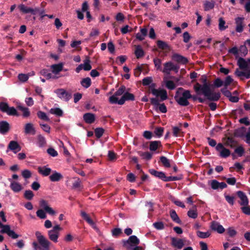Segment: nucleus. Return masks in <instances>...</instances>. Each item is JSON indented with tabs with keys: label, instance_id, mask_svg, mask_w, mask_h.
I'll return each mask as SVG.
<instances>
[{
	"label": "nucleus",
	"instance_id": "nucleus-1",
	"mask_svg": "<svg viewBox=\"0 0 250 250\" xmlns=\"http://www.w3.org/2000/svg\"><path fill=\"white\" fill-rule=\"evenodd\" d=\"M237 65L239 69L237 68L235 70L234 74L242 81L244 80L245 78H250V68L248 66V62L244 59L239 57L238 58Z\"/></svg>",
	"mask_w": 250,
	"mask_h": 250
},
{
	"label": "nucleus",
	"instance_id": "nucleus-2",
	"mask_svg": "<svg viewBox=\"0 0 250 250\" xmlns=\"http://www.w3.org/2000/svg\"><path fill=\"white\" fill-rule=\"evenodd\" d=\"M41 208L36 212L37 216L41 219H45L47 217L46 213L50 215L54 216L56 214L55 210L51 208L48 202L44 199H41L39 201Z\"/></svg>",
	"mask_w": 250,
	"mask_h": 250
},
{
	"label": "nucleus",
	"instance_id": "nucleus-3",
	"mask_svg": "<svg viewBox=\"0 0 250 250\" xmlns=\"http://www.w3.org/2000/svg\"><path fill=\"white\" fill-rule=\"evenodd\" d=\"M191 97L192 95L189 90L179 87L177 90L174 99L179 105L185 106L189 105L188 99L191 98Z\"/></svg>",
	"mask_w": 250,
	"mask_h": 250
},
{
	"label": "nucleus",
	"instance_id": "nucleus-4",
	"mask_svg": "<svg viewBox=\"0 0 250 250\" xmlns=\"http://www.w3.org/2000/svg\"><path fill=\"white\" fill-rule=\"evenodd\" d=\"M202 88V92L207 99L210 101H217L220 98L219 92L215 93L211 91L209 85L206 83V80L204 81Z\"/></svg>",
	"mask_w": 250,
	"mask_h": 250
},
{
	"label": "nucleus",
	"instance_id": "nucleus-5",
	"mask_svg": "<svg viewBox=\"0 0 250 250\" xmlns=\"http://www.w3.org/2000/svg\"><path fill=\"white\" fill-rule=\"evenodd\" d=\"M37 240L38 243L34 241L32 243L34 250H49L50 243L43 235H38Z\"/></svg>",
	"mask_w": 250,
	"mask_h": 250
},
{
	"label": "nucleus",
	"instance_id": "nucleus-6",
	"mask_svg": "<svg viewBox=\"0 0 250 250\" xmlns=\"http://www.w3.org/2000/svg\"><path fill=\"white\" fill-rule=\"evenodd\" d=\"M134 96L133 94L125 92L123 94L120 100L115 96L110 97V103L122 105L125 103V101H134Z\"/></svg>",
	"mask_w": 250,
	"mask_h": 250
},
{
	"label": "nucleus",
	"instance_id": "nucleus-7",
	"mask_svg": "<svg viewBox=\"0 0 250 250\" xmlns=\"http://www.w3.org/2000/svg\"><path fill=\"white\" fill-rule=\"evenodd\" d=\"M155 84L152 83L150 86V89L152 94L156 97H160L161 101H164L167 99V91L162 89H155Z\"/></svg>",
	"mask_w": 250,
	"mask_h": 250
},
{
	"label": "nucleus",
	"instance_id": "nucleus-8",
	"mask_svg": "<svg viewBox=\"0 0 250 250\" xmlns=\"http://www.w3.org/2000/svg\"><path fill=\"white\" fill-rule=\"evenodd\" d=\"M124 246L129 250L132 247L138 245L140 243L139 239L136 235H131L127 240H124Z\"/></svg>",
	"mask_w": 250,
	"mask_h": 250
},
{
	"label": "nucleus",
	"instance_id": "nucleus-9",
	"mask_svg": "<svg viewBox=\"0 0 250 250\" xmlns=\"http://www.w3.org/2000/svg\"><path fill=\"white\" fill-rule=\"evenodd\" d=\"M179 67L175 65L172 62H168L164 64V69L162 71L167 74L170 73L171 71H174L175 72H178Z\"/></svg>",
	"mask_w": 250,
	"mask_h": 250
},
{
	"label": "nucleus",
	"instance_id": "nucleus-10",
	"mask_svg": "<svg viewBox=\"0 0 250 250\" xmlns=\"http://www.w3.org/2000/svg\"><path fill=\"white\" fill-rule=\"evenodd\" d=\"M57 96L61 100L67 101L71 98V94L67 93L64 89H58L55 91Z\"/></svg>",
	"mask_w": 250,
	"mask_h": 250
},
{
	"label": "nucleus",
	"instance_id": "nucleus-11",
	"mask_svg": "<svg viewBox=\"0 0 250 250\" xmlns=\"http://www.w3.org/2000/svg\"><path fill=\"white\" fill-rule=\"evenodd\" d=\"M171 244L172 246L178 249H181L185 245V240L184 239L173 237L171 238Z\"/></svg>",
	"mask_w": 250,
	"mask_h": 250
},
{
	"label": "nucleus",
	"instance_id": "nucleus-12",
	"mask_svg": "<svg viewBox=\"0 0 250 250\" xmlns=\"http://www.w3.org/2000/svg\"><path fill=\"white\" fill-rule=\"evenodd\" d=\"M216 149L218 152H219L220 156L222 157L226 158L230 155V151L225 148L223 145L221 143H219L217 145Z\"/></svg>",
	"mask_w": 250,
	"mask_h": 250
},
{
	"label": "nucleus",
	"instance_id": "nucleus-13",
	"mask_svg": "<svg viewBox=\"0 0 250 250\" xmlns=\"http://www.w3.org/2000/svg\"><path fill=\"white\" fill-rule=\"evenodd\" d=\"M8 181L10 182V187L14 192H19L23 189L22 185L19 182L12 179H8Z\"/></svg>",
	"mask_w": 250,
	"mask_h": 250
},
{
	"label": "nucleus",
	"instance_id": "nucleus-14",
	"mask_svg": "<svg viewBox=\"0 0 250 250\" xmlns=\"http://www.w3.org/2000/svg\"><path fill=\"white\" fill-rule=\"evenodd\" d=\"M244 18L238 17L235 19V23L236 24L235 30L236 32L241 33L243 31L244 26Z\"/></svg>",
	"mask_w": 250,
	"mask_h": 250
},
{
	"label": "nucleus",
	"instance_id": "nucleus-15",
	"mask_svg": "<svg viewBox=\"0 0 250 250\" xmlns=\"http://www.w3.org/2000/svg\"><path fill=\"white\" fill-rule=\"evenodd\" d=\"M8 149L14 153H17L21 150V147L17 141H11L8 146Z\"/></svg>",
	"mask_w": 250,
	"mask_h": 250
},
{
	"label": "nucleus",
	"instance_id": "nucleus-16",
	"mask_svg": "<svg viewBox=\"0 0 250 250\" xmlns=\"http://www.w3.org/2000/svg\"><path fill=\"white\" fill-rule=\"evenodd\" d=\"M237 194L240 199L239 203L242 207L243 206H247L249 204V200L246 194L241 191H238Z\"/></svg>",
	"mask_w": 250,
	"mask_h": 250
},
{
	"label": "nucleus",
	"instance_id": "nucleus-17",
	"mask_svg": "<svg viewBox=\"0 0 250 250\" xmlns=\"http://www.w3.org/2000/svg\"><path fill=\"white\" fill-rule=\"evenodd\" d=\"M81 215L82 218L85 220L90 226L95 229H97L94 221L92 219L88 214L83 211L81 212Z\"/></svg>",
	"mask_w": 250,
	"mask_h": 250
},
{
	"label": "nucleus",
	"instance_id": "nucleus-18",
	"mask_svg": "<svg viewBox=\"0 0 250 250\" xmlns=\"http://www.w3.org/2000/svg\"><path fill=\"white\" fill-rule=\"evenodd\" d=\"M210 227L211 229L218 233H223L225 232V229L219 223L213 221L211 223Z\"/></svg>",
	"mask_w": 250,
	"mask_h": 250
},
{
	"label": "nucleus",
	"instance_id": "nucleus-19",
	"mask_svg": "<svg viewBox=\"0 0 250 250\" xmlns=\"http://www.w3.org/2000/svg\"><path fill=\"white\" fill-rule=\"evenodd\" d=\"M172 59L178 63L184 64L188 62V60L187 58L178 54H174L172 56Z\"/></svg>",
	"mask_w": 250,
	"mask_h": 250
},
{
	"label": "nucleus",
	"instance_id": "nucleus-20",
	"mask_svg": "<svg viewBox=\"0 0 250 250\" xmlns=\"http://www.w3.org/2000/svg\"><path fill=\"white\" fill-rule=\"evenodd\" d=\"M83 118L84 121L87 124H92L94 122L95 119V115L90 113L84 114Z\"/></svg>",
	"mask_w": 250,
	"mask_h": 250
},
{
	"label": "nucleus",
	"instance_id": "nucleus-21",
	"mask_svg": "<svg viewBox=\"0 0 250 250\" xmlns=\"http://www.w3.org/2000/svg\"><path fill=\"white\" fill-rule=\"evenodd\" d=\"M9 129V125L6 121L0 122V132L2 134H5L8 131Z\"/></svg>",
	"mask_w": 250,
	"mask_h": 250
},
{
	"label": "nucleus",
	"instance_id": "nucleus-22",
	"mask_svg": "<svg viewBox=\"0 0 250 250\" xmlns=\"http://www.w3.org/2000/svg\"><path fill=\"white\" fill-rule=\"evenodd\" d=\"M62 67L63 64L62 63L53 64L51 66L52 72L54 75L58 74L61 72L62 69Z\"/></svg>",
	"mask_w": 250,
	"mask_h": 250
},
{
	"label": "nucleus",
	"instance_id": "nucleus-23",
	"mask_svg": "<svg viewBox=\"0 0 250 250\" xmlns=\"http://www.w3.org/2000/svg\"><path fill=\"white\" fill-rule=\"evenodd\" d=\"M49 178L52 182H57L62 178V175L61 173L55 171L49 176Z\"/></svg>",
	"mask_w": 250,
	"mask_h": 250
},
{
	"label": "nucleus",
	"instance_id": "nucleus-24",
	"mask_svg": "<svg viewBox=\"0 0 250 250\" xmlns=\"http://www.w3.org/2000/svg\"><path fill=\"white\" fill-rule=\"evenodd\" d=\"M141 33H138L136 34V37L140 41H143L145 39V37L147 35V29L146 28H141L140 30Z\"/></svg>",
	"mask_w": 250,
	"mask_h": 250
},
{
	"label": "nucleus",
	"instance_id": "nucleus-25",
	"mask_svg": "<svg viewBox=\"0 0 250 250\" xmlns=\"http://www.w3.org/2000/svg\"><path fill=\"white\" fill-rule=\"evenodd\" d=\"M215 5V1L214 0H206L204 3L205 11H208L212 9Z\"/></svg>",
	"mask_w": 250,
	"mask_h": 250
},
{
	"label": "nucleus",
	"instance_id": "nucleus-26",
	"mask_svg": "<svg viewBox=\"0 0 250 250\" xmlns=\"http://www.w3.org/2000/svg\"><path fill=\"white\" fill-rule=\"evenodd\" d=\"M25 132L26 134H34L35 133V130L33 124L31 123H27L25 125Z\"/></svg>",
	"mask_w": 250,
	"mask_h": 250
},
{
	"label": "nucleus",
	"instance_id": "nucleus-27",
	"mask_svg": "<svg viewBox=\"0 0 250 250\" xmlns=\"http://www.w3.org/2000/svg\"><path fill=\"white\" fill-rule=\"evenodd\" d=\"M19 8L20 10L24 13H31L33 14H35L34 10L31 8L28 7L24 4H20L19 5Z\"/></svg>",
	"mask_w": 250,
	"mask_h": 250
},
{
	"label": "nucleus",
	"instance_id": "nucleus-28",
	"mask_svg": "<svg viewBox=\"0 0 250 250\" xmlns=\"http://www.w3.org/2000/svg\"><path fill=\"white\" fill-rule=\"evenodd\" d=\"M38 171L42 175L46 176L49 175L51 171V168L46 167H39Z\"/></svg>",
	"mask_w": 250,
	"mask_h": 250
},
{
	"label": "nucleus",
	"instance_id": "nucleus-29",
	"mask_svg": "<svg viewBox=\"0 0 250 250\" xmlns=\"http://www.w3.org/2000/svg\"><path fill=\"white\" fill-rule=\"evenodd\" d=\"M18 108L22 112V116L24 117H28L30 115L29 109L25 106L19 104L18 105Z\"/></svg>",
	"mask_w": 250,
	"mask_h": 250
},
{
	"label": "nucleus",
	"instance_id": "nucleus-30",
	"mask_svg": "<svg viewBox=\"0 0 250 250\" xmlns=\"http://www.w3.org/2000/svg\"><path fill=\"white\" fill-rule=\"evenodd\" d=\"M188 215L189 217L195 219L197 217L196 206H193L192 208L188 212Z\"/></svg>",
	"mask_w": 250,
	"mask_h": 250
},
{
	"label": "nucleus",
	"instance_id": "nucleus-31",
	"mask_svg": "<svg viewBox=\"0 0 250 250\" xmlns=\"http://www.w3.org/2000/svg\"><path fill=\"white\" fill-rule=\"evenodd\" d=\"M160 141H153L150 143L149 149L151 151H155L158 147L161 146Z\"/></svg>",
	"mask_w": 250,
	"mask_h": 250
},
{
	"label": "nucleus",
	"instance_id": "nucleus-32",
	"mask_svg": "<svg viewBox=\"0 0 250 250\" xmlns=\"http://www.w3.org/2000/svg\"><path fill=\"white\" fill-rule=\"evenodd\" d=\"M0 232L2 233H7V234H15V232L11 229L9 225H4L1 229Z\"/></svg>",
	"mask_w": 250,
	"mask_h": 250
},
{
	"label": "nucleus",
	"instance_id": "nucleus-33",
	"mask_svg": "<svg viewBox=\"0 0 250 250\" xmlns=\"http://www.w3.org/2000/svg\"><path fill=\"white\" fill-rule=\"evenodd\" d=\"M91 83V79L88 77L83 78L81 81V85L85 88L89 87L90 86Z\"/></svg>",
	"mask_w": 250,
	"mask_h": 250
},
{
	"label": "nucleus",
	"instance_id": "nucleus-34",
	"mask_svg": "<svg viewBox=\"0 0 250 250\" xmlns=\"http://www.w3.org/2000/svg\"><path fill=\"white\" fill-rule=\"evenodd\" d=\"M135 54L137 59L143 57L144 56V52L140 46H136Z\"/></svg>",
	"mask_w": 250,
	"mask_h": 250
},
{
	"label": "nucleus",
	"instance_id": "nucleus-35",
	"mask_svg": "<svg viewBox=\"0 0 250 250\" xmlns=\"http://www.w3.org/2000/svg\"><path fill=\"white\" fill-rule=\"evenodd\" d=\"M218 21H219L218 26H219V29L220 30H221V31L225 30L228 27V25H225L226 21L222 17L220 18L219 19Z\"/></svg>",
	"mask_w": 250,
	"mask_h": 250
},
{
	"label": "nucleus",
	"instance_id": "nucleus-36",
	"mask_svg": "<svg viewBox=\"0 0 250 250\" xmlns=\"http://www.w3.org/2000/svg\"><path fill=\"white\" fill-rule=\"evenodd\" d=\"M170 215L174 222L179 224L181 223V220L175 210H171L170 211Z\"/></svg>",
	"mask_w": 250,
	"mask_h": 250
},
{
	"label": "nucleus",
	"instance_id": "nucleus-37",
	"mask_svg": "<svg viewBox=\"0 0 250 250\" xmlns=\"http://www.w3.org/2000/svg\"><path fill=\"white\" fill-rule=\"evenodd\" d=\"M50 113L57 116H62L63 114L62 110L59 108H53L50 110Z\"/></svg>",
	"mask_w": 250,
	"mask_h": 250
},
{
	"label": "nucleus",
	"instance_id": "nucleus-38",
	"mask_svg": "<svg viewBox=\"0 0 250 250\" xmlns=\"http://www.w3.org/2000/svg\"><path fill=\"white\" fill-rule=\"evenodd\" d=\"M6 113L7 114L10 116H19L17 110L14 107L9 106Z\"/></svg>",
	"mask_w": 250,
	"mask_h": 250
},
{
	"label": "nucleus",
	"instance_id": "nucleus-39",
	"mask_svg": "<svg viewBox=\"0 0 250 250\" xmlns=\"http://www.w3.org/2000/svg\"><path fill=\"white\" fill-rule=\"evenodd\" d=\"M158 47L161 49L164 50L167 49H169L168 45L165 42L159 40L157 42Z\"/></svg>",
	"mask_w": 250,
	"mask_h": 250
},
{
	"label": "nucleus",
	"instance_id": "nucleus-40",
	"mask_svg": "<svg viewBox=\"0 0 250 250\" xmlns=\"http://www.w3.org/2000/svg\"><path fill=\"white\" fill-rule=\"evenodd\" d=\"M160 159L163 166L166 167H170V161L167 157L165 156H161L160 157Z\"/></svg>",
	"mask_w": 250,
	"mask_h": 250
},
{
	"label": "nucleus",
	"instance_id": "nucleus-41",
	"mask_svg": "<svg viewBox=\"0 0 250 250\" xmlns=\"http://www.w3.org/2000/svg\"><path fill=\"white\" fill-rule=\"evenodd\" d=\"M37 145L40 147H42L44 146L46 143L44 137L41 135H39L37 138Z\"/></svg>",
	"mask_w": 250,
	"mask_h": 250
},
{
	"label": "nucleus",
	"instance_id": "nucleus-42",
	"mask_svg": "<svg viewBox=\"0 0 250 250\" xmlns=\"http://www.w3.org/2000/svg\"><path fill=\"white\" fill-rule=\"evenodd\" d=\"M83 69L85 71L90 70L91 69V66L90 65V61L89 59H86L84 63L82 64Z\"/></svg>",
	"mask_w": 250,
	"mask_h": 250
},
{
	"label": "nucleus",
	"instance_id": "nucleus-43",
	"mask_svg": "<svg viewBox=\"0 0 250 250\" xmlns=\"http://www.w3.org/2000/svg\"><path fill=\"white\" fill-rule=\"evenodd\" d=\"M132 31V28L128 25L122 27L121 28V32L123 34H125L127 33H130Z\"/></svg>",
	"mask_w": 250,
	"mask_h": 250
},
{
	"label": "nucleus",
	"instance_id": "nucleus-44",
	"mask_svg": "<svg viewBox=\"0 0 250 250\" xmlns=\"http://www.w3.org/2000/svg\"><path fill=\"white\" fill-rule=\"evenodd\" d=\"M153 62L155 67L157 70H162L161 69V60L158 58H155L153 60Z\"/></svg>",
	"mask_w": 250,
	"mask_h": 250
},
{
	"label": "nucleus",
	"instance_id": "nucleus-45",
	"mask_svg": "<svg viewBox=\"0 0 250 250\" xmlns=\"http://www.w3.org/2000/svg\"><path fill=\"white\" fill-rule=\"evenodd\" d=\"M29 78V75L25 74H20L18 75L19 80L21 82H26Z\"/></svg>",
	"mask_w": 250,
	"mask_h": 250
},
{
	"label": "nucleus",
	"instance_id": "nucleus-46",
	"mask_svg": "<svg viewBox=\"0 0 250 250\" xmlns=\"http://www.w3.org/2000/svg\"><path fill=\"white\" fill-rule=\"evenodd\" d=\"M21 175L25 179H28L31 176V172L28 169H24L21 171Z\"/></svg>",
	"mask_w": 250,
	"mask_h": 250
},
{
	"label": "nucleus",
	"instance_id": "nucleus-47",
	"mask_svg": "<svg viewBox=\"0 0 250 250\" xmlns=\"http://www.w3.org/2000/svg\"><path fill=\"white\" fill-rule=\"evenodd\" d=\"M37 115L39 117V118H40V119H41L42 120H44L47 121H49V119L47 116L46 114L42 111H39L37 113Z\"/></svg>",
	"mask_w": 250,
	"mask_h": 250
},
{
	"label": "nucleus",
	"instance_id": "nucleus-48",
	"mask_svg": "<svg viewBox=\"0 0 250 250\" xmlns=\"http://www.w3.org/2000/svg\"><path fill=\"white\" fill-rule=\"evenodd\" d=\"M234 152L237 153L239 157H241L244 153V149L242 146H239L235 149Z\"/></svg>",
	"mask_w": 250,
	"mask_h": 250
},
{
	"label": "nucleus",
	"instance_id": "nucleus-49",
	"mask_svg": "<svg viewBox=\"0 0 250 250\" xmlns=\"http://www.w3.org/2000/svg\"><path fill=\"white\" fill-rule=\"evenodd\" d=\"M24 196L26 199L31 200L34 196V194L31 190H28L25 191Z\"/></svg>",
	"mask_w": 250,
	"mask_h": 250
},
{
	"label": "nucleus",
	"instance_id": "nucleus-50",
	"mask_svg": "<svg viewBox=\"0 0 250 250\" xmlns=\"http://www.w3.org/2000/svg\"><path fill=\"white\" fill-rule=\"evenodd\" d=\"M140 156L143 157V158L147 160H149L152 158V154L148 152H140Z\"/></svg>",
	"mask_w": 250,
	"mask_h": 250
},
{
	"label": "nucleus",
	"instance_id": "nucleus-51",
	"mask_svg": "<svg viewBox=\"0 0 250 250\" xmlns=\"http://www.w3.org/2000/svg\"><path fill=\"white\" fill-rule=\"evenodd\" d=\"M242 211L246 215L250 214V206L249 204L247 206H243L241 208Z\"/></svg>",
	"mask_w": 250,
	"mask_h": 250
},
{
	"label": "nucleus",
	"instance_id": "nucleus-52",
	"mask_svg": "<svg viewBox=\"0 0 250 250\" xmlns=\"http://www.w3.org/2000/svg\"><path fill=\"white\" fill-rule=\"evenodd\" d=\"M104 130L102 128H97L95 130V133L96 137L100 138L103 134Z\"/></svg>",
	"mask_w": 250,
	"mask_h": 250
},
{
	"label": "nucleus",
	"instance_id": "nucleus-53",
	"mask_svg": "<svg viewBox=\"0 0 250 250\" xmlns=\"http://www.w3.org/2000/svg\"><path fill=\"white\" fill-rule=\"evenodd\" d=\"M239 52L241 54V56H246L248 53V50L246 46L245 45L241 46L239 50Z\"/></svg>",
	"mask_w": 250,
	"mask_h": 250
},
{
	"label": "nucleus",
	"instance_id": "nucleus-54",
	"mask_svg": "<svg viewBox=\"0 0 250 250\" xmlns=\"http://www.w3.org/2000/svg\"><path fill=\"white\" fill-rule=\"evenodd\" d=\"M8 107L9 105L6 103L2 102L0 103V110L3 112L6 113Z\"/></svg>",
	"mask_w": 250,
	"mask_h": 250
},
{
	"label": "nucleus",
	"instance_id": "nucleus-55",
	"mask_svg": "<svg viewBox=\"0 0 250 250\" xmlns=\"http://www.w3.org/2000/svg\"><path fill=\"white\" fill-rule=\"evenodd\" d=\"M152 82V79L151 77H146L142 80V83L144 85H148L151 83Z\"/></svg>",
	"mask_w": 250,
	"mask_h": 250
},
{
	"label": "nucleus",
	"instance_id": "nucleus-56",
	"mask_svg": "<svg viewBox=\"0 0 250 250\" xmlns=\"http://www.w3.org/2000/svg\"><path fill=\"white\" fill-rule=\"evenodd\" d=\"M125 19L124 15L122 13H118L115 16V19L117 21H123Z\"/></svg>",
	"mask_w": 250,
	"mask_h": 250
},
{
	"label": "nucleus",
	"instance_id": "nucleus-57",
	"mask_svg": "<svg viewBox=\"0 0 250 250\" xmlns=\"http://www.w3.org/2000/svg\"><path fill=\"white\" fill-rule=\"evenodd\" d=\"M153 226L157 229H164V224L162 222L154 223Z\"/></svg>",
	"mask_w": 250,
	"mask_h": 250
},
{
	"label": "nucleus",
	"instance_id": "nucleus-58",
	"mask_svg": "<svg viewBox=\"0 0 250 250\" xmlns=\"http://www.w3.org/2000/svg\"><path fill=\"white\" fill-rule=\"evenodd\" d=\"M233 81V79L230 76H228L226 77V80L224 83V85L225 87H227Z\"/></svg>",
	"mask_w": 250,
	"mask_h": 250
},
{
	"label": "nucleus",
	"instance_id": "nucleus-59",
	"mask_svg": "<svg viewBox=\"0 0 250 250\" xmlns=\"http://www.w3.org/2000/svg\"><path fill=\"white\" fill-rule=\"evenodd\" d=\"M166 86L169 89H174L175 88V84L172 81H168L166 83Z\"/></svg>",
	"mask_w": 250,
	"mask_h": 250
},
{
	"label": "nucleus",
	"instance_id": "nucleus-60",
	"mask_svg": "<svg viewBox=\"0 0 250 250\" xmlns=\"http://www.w3.org/2000/svg\"><path fill=\"white\" fill-rule=\"evenodd\" d=\"M191 38V36L188 32H185L183 34V41L185 43H187L189 42Z\"/></svg>",
	"mask_w": 250,
	"mask_h": 250
},
{
	"label": "nucleus",
	"instance_id": "nucleus-61",
	"mask_svg": "<svg viewBox=\"0 0 250 250\" xmlns=\"http://www.w3.org/2000/svg\"><path fill=\"white\" fill-rule=\"evenodd\" d=\"M47 153L52 157H56L58 155V152L53 148H49L47 149Z\"/></svg>",
	"mask_w": 250,
	"mask_h": 250
},
{
	"label": "nucleus",
	"instance_id": "nucleus-62",
	"mask_svg": "<svg viewBox=\"0 0 250 250\" xmlns=\"http://www.w3.org/2000/svg\"><path fill=\"white\" fill-rule=\"evenodd\" d=\"M164 128L163 127H158L155 129L154 133L158 137H161L163 133Z\"/></svg>",
	"mask_w": 250,
	"mask_h": 250
},
{
	"label": "nucleus",
	"instance_id": "nucleus-63",
	"mask_svg": "<svg viewBox=\"0 0 250 250\" xmlns=\"http://www.w3.org/2000/svg\"><path fill=\"white\" fill-rule=\"evenodd\" d=\"M125 89V87L124 86H122L119 88V89L116 92L115 97L116 96H120L124 94Z\"/></svg>",
	"mask_w": 250,
	"mask_h": 250
},
{
	"label": "nucleus",
	"instance_id": "nucleus-64",
	"mask_svg": "<svg viewBox=\"0 0 250 250\" xmlns=\"http://www.w3.org/2000/svg\"><path fill=\"white\" fill-rule=\"evenodd\" d=\"M245 137L246 138V142L250 145V127L249 128V130L248 132L246 133Z\"/></svg>",
	"mask_w": 250,
	"mask_h": 250
}]
</instances>
